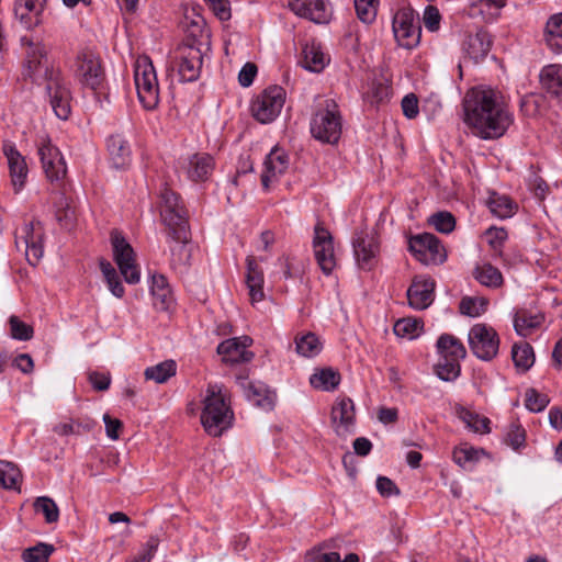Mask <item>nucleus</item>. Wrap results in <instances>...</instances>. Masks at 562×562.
<instances>
[{
  "label": "nucleus",
  "mask_w": 562,
  "mask_h": 562,
  "mask_svg": "<svg viewBox=\"0 0 562 562\" xmlns=\"http://www.w3.org/2000/svg\"><path fill=\"white\" fill-rule=\"evenodd\" d=\"M463 108L464 122L474 135L483 139L503 136L513 123L512 114L497 100L493 90H476L468 93Z\"/></svg>",
  "instance_id": "nucleus-1"
},
{
  "label": "nucleus",
  "mask_w": 562,
  "mask_h": 562,
  "mask_svg": "<svg viewBox=\"0 0 562 562\" xmlns=\"http://www.w3.org/2000/svg\"><path fill=\"white\" fill-rule=\"evenodd\" d=\"M203 404L201 424L204 430L213 437L222 436L232 426L234 419V413L222 387L209 385Z\"/></svg>",
  "instance_id": "nucleus-2"
},
{
  "label": "nucleus",
  "mask_w": 562,
  "mask_h": 562,
  "mask_svg": "<svg viewBox=\"0 0 562 562\" xmlns=\"http://www.w3.org/2000/svg\"><path fill=\"white\" fill-rule=\"evenodd\" d=\"M312 136L324 144L336 145L342 133V117L333 99L318 103L311 119Z\"/></svg>",
  "instance_id": "nucleus-3"
},
{
  "label": "nucleus",
  "mask_w": 562,
  "mask_h": 562,
  "mask_svg": "<svg viewBox=\"0 0 562 562\" xmlns=\"http://www.w3.org/2000/svg\"><path fill=\"white\" fill-rule=\"evenodd\" d=\"M160 216L167 227L168 236L184 240L188 234V212L181 204L180 196L170 189L161 192Z\"/></svg>",
  "instance_id": "nucleus-4"
},
{
  "label": "nucleus",
  "mask_w": 562,
  "mask_h": 562,
  "mask_svg": "<svg viewBox=\"0 0 562 562\" xmlns=\"http://www.w3.org/2000/svg\"><path fill=\"white\" fill-rule=\"evenodd\" d=\"M134 80L140 104L146 110H154L159 102V88L155 68L148 57L136 60Z\"/></svg>",
  "instance_id": "nucleus-5"
},
{
  "label": "nucleus",
  "mask_w": 562,
  "mask_h": 562,
  "mask_svg": "<svg viewBox=\"0 0 562 562\" xmlns=\"http://www.w3.org/2000/svg\"><path fill=\"white\" fill-rule=\"evenodd\" d=\"M468 341L473 355L483 361H490L498 353V334L486 324L473 325L469 331Z\"/></svg>",
  "instance_id": "nucleus-6"
},
{
  "label": "nucleus",
  "mask_w": 562,
  "mask_h": 562,
  "mask_svg": "<svg viewBox=\"0 0 562 562\" xmlns=\"http://www.w3.org/2000/svg\"><path fill=\"white\" fill-rule=\"evenodd\" d=\"M111 244L114 261L121 274L124 277V280L131 284L137 283L140 274L135 262V251L131 244L117 231L111 233Z\"/></svg>",
  "instance_id": "nucleus-7"
},
{
  "label": "nucleus",
  "mask_w": 562,
  "mask_h": 562,
  "mask_svg": "<svg viewBox=\"0 0 562 562\" xmlns=\"http://www.w3.org/2000/svg\"><path fill=\"white\" fill-rule=\"evenodd\" d=\"M393 32L400 46L412 49L419 44L422 27L412 9H402L393 18Z\"/></svg>",
  "instance_id": "nucleus-8"
},
{
  "label": "nucleus",
  "mask_w": 562,
  "mask_h": 562,
  "mask_svg": "<svg viewBox=\"0 0 562 562\" xmlns=\"http://www.w3.org/2000/svg\"><path fill=\"white\" fill-rule=\"evenodd\" d=\"M23 44L27 45L26 60L23 75L31 78L34 82L40 80L47 81L49 77L58 75V71L48 67L47 50L41 43H34L26 37L22 38Z\"/></svg>",
  "instance_id": "nucleus-9"
},
{
  "label": "nucleus",
  "mask_w": 562,
  "mask_h": 562,
  "mask_svg": "<svg viewBox=\"0 0 562 562\" xmlns=\"http://www.w3.org/2000/svg\"><path fill=\"white\" fill-rule=\"evenodd\" d=\"M285 92L279 86L267 88L251 103V113L260 123L273 121L284 104Z\"/></svg>",
  "instance_id": "nucleus-10"
},
{
  "label": "nucleus",
  "mask_w": 562,
  "mask_h": 562,
  "mask_svg": "<svg viewBox=\"0 0 562 562\" xmlns=\"http://www.w3.org/2000/svg\"><path fill=\"white\" fill-rule=\"evenodd\" d=\"M409 250L425 265H440L447 259V252L440 240L432 234L424 233L409 239Z\"/></svg>",
  "instance_id": "nucleus-11"
},
{
  "label": "nucleus",
  "mask_w": 562,
  "mask_h": 562,
  "mask_svg": "<svg viewBox=\"0 0 562 562\" xmlns=\"http://www.w3.org/2000/svg\"><path fill=\"white\" fill-rule=\"evenodd\" d=\"M76 66V76L82 86L97 90L103 85L105 80L104 69L100 57L94 53L81 52L77 56Z\"/></svg>",
  "instance_id": "nucleus-12"
},
{
  "label": "nucleus",
  "mask_w": 562,
  "mask_h": 562,
  "mask_svg": "<svg viewBox=\"0 0 562 562\" xmlns=\"http://www.w3.org/2000/svg\"><path fill=\"white\" fill-rule=\"evenodd\" d=\"M352 246L359 268L367 271L372 270L378 263L380 252L379 241L375 236L366 231L357 232Z\"/></svg>",
  "instance_id": "nucleus-13"
},
{
  "label": "nucleus",
  "mask_w": 562,
  "mask_h": 562,
  "mask_svg": "<svg viewBox=\"0 0 562 562\" xmlns=\"http://www.w3.org/2000/svg\"><path fill=\"white\" fill-rule=\"evenodd\" d=\"M178 75L183 82H193L199 79L203 63L201 48L193 44H182L178 48Z\"/></svg>",
  "instance_id": "nucleus-14"
},
{
  "label": "nucleus",
  "mask_w": 562,
  "mask_h": 562,
  "mask_svg": "<svg viewBox=\"0 0 562 562\" xmlns=\"http://www.w3.org/2000/svg\"><path fill=\"white\" fill-rule=\"evenodd\" d=\"M43 170L50 182H60L67 175V167L59 149L49 139L38 146Z\"/></svg>",
  "instance_id": "nucleus-15"
},
{
  "label": "nucleus",
  "mask_w": 562,
  "mask_h": 562,
  "mask_svg": "<svg viewBox=\"0 0 562 562\" xmlns=\"http://www.w3.org/2000/svg\"><path fill=\"white\" fill-rule=\"evenodd\" d=\"M289 8L297 16L316 24L328 23L333 15L328 0H289Z\"/></svg>",
  "instance_id": "nucleus-16"
},
{
  "label": "nucleus",
  "mask_w": 562,
  "mask_h": 562,
  "mask_svg": "<svg viewBox=\"0 0 562 562\" xmlns=\"http://www.w3.org/2000/svg\"><path fill=\"white\" fill-rule=\"evenodd\" d=\"M314 255L325 274L331 273L336 266L333 236L319 223L314 228Z\"/></svg>",
  "instance_id": "nucleus-17"
},
{
  "label": "nucleus",
  "mask_w": 562,
  "mask_h": 562,
  "mask_svg": "<svg viewBox=\"0 0 562 562\" xmlns=\"http://www.w3.org/2000/svg\"><path fill=\"white\" fill-rule=\"evenodd\" d=\"M330 420L337 436L347 437L353 434L356 413L352 400L348 397L337 400L331 407Z\"/></svg>",
  "instance_id": "nucleus-18"
},
{
  "label": "nucleus",
  "mask_w": 562,
  "mask_h": 562,
  "mask_svg": "<svg viewBox=\"0 0 562 562\" xmlns=\"http://www.w3.org/2000/svg\"><path fill=\"white\" fill-rule=\"evenodd\" d=\"M251 342L252 339L248 336L229 338L218 345L217 353L222 356V360L226 363L248 362L254 357V353L247 350Z\"/></svg>",
  "instance_id": "nucleus-19"
},
{
  "label": "nucleus",
  "mask_w": 562,
  "mask_h": 562,
  "mask_svg": "<svg viewBox=\"0 0 562 562\" xmlns=\"http://www.w3.org/2000/svg\"><path fill=\"white\" fill-rule=\"evenodd\" d=\"M46 90L49 95L50 105L57 117L61 120L68 119L70 114V92L63 82L60 75L49 77L46 81Z\"/></svg>",
  "instance_id": "nucleus-20"
},
{
  "label": "nucleus",
  "mask_w": 562,
  "mask_h": 562,
  "mask_svg": "<svg viewBox=\"0 0 562 562\" xmlns=\"http://www.w3.org/2000/svg\"><path fill=\"white\" fill-rule=\"evenodd\" d=\"M22 244L30 265L36 266L43 257V229L40 222H30L23 227Z\"/></svg>",
  "instance_id": "nucleus-21"
},
{
  "label": "nucleus",
  "mask_w": 562,
  "mask_h": 562,
  "mask_svg": "<svg viewBox=\"0 0 562 562\" xmlns=\"http://www.w3.org/2000/svg\"><path fill=\"white\" fill-rule=\"evenodd\" d=\"M435 281L429 278L415 277L407 290L409 305L415 310H425L434 301Z\"/></svg>",
  "instance_id": "nucleus-22"
},
{
  "label": "nucleus",
  "mask_w": 562,
  "mask_h": 562,
  "mask_svg": "<svg viewBox=\"0 0 562 562\" xmlns=\"http://www.w3.org/2000/svg\"><path fill=\"white\" fill-rule=\"evenodd\" d=\"M2 150L8 159L12 184L18 192L23 188L27 177L26 162L12 142L4 140Z\"/></svg>",
  "instance_id": "nucleus-23"
},
{
  "label": "nucleus",
  "mask_w": 562,
  "mask_h": 562,
  "mask_svg": "<svg viewBox=\"0 0 562 562\" xmlns=\"http://www.w3.org/2000/svg\"><path fill=\"white\" fill-rule=\"evenodd\" d=\"M288 167V154L279 147L272 148L265 160V170L261 175L262 187L266 190L269 189L270 182L278 180V178L286 171Z\"/></svg>",
  "instance_id": "nucleus-24"
},
{
  "label": "nucleus",
  "mask_w": 562,
  "mask_h": 562,
  "mask_svg": "<svg viewBox=\"0 0 562 562\" xmlns=\"http://www.w3.org/2000/svg\"><path fill=\"white\" fill-rule=\"evenodd\" d=\"M46 0H15L14 14L27 29L41 23V15Z\"/></svg>",
  "instance_id": "nucleus-25"
},
{
  "label": "nucleus",
  "mask_w": 562,
  "mask_h": 562,
  "mask_svg": "<svg viewBox=\"0 0 562 562\" xmlns=\"http://www.w3.org/2000/svg\"><path fill=\"white\" fill-rule=\"evenodd\" d=\"M214 166V158L210 154H194L188 159L187 176L192 181H205L211 176Z\"/></svg>",
  "instance_id": "nucleus-26"
},
{
  "label": "nucleus",
  "mask_w": 562,
  "mask_h": 562,
  "mask_svg": "<svg viewBox=\"0 0 562 562\" xmlns=\"http://www.w3.org/2000/svg\"><path fill=\"white\" fill-rule=\"evenodd\" d=\"M247 273L246 284L249 291L251 304L261 302L265 299L263 292V272L257 263L256 259L251 256L247 257Z\"/></svg>",
  "instance_id": "nucleus-27"
},
{
  "label": "nucleus",
  "mask_w": 562,
  "mask_h": 562,
  "mask_svg": "<svg viewBox=\"0 0 562 562\" xmlns=\"http://www.w3.org/2000/svg\"><path fill=\"white\" fill-rule=\"evenodd\" d=\"M491 46V35L484 30H479L475 34H469L463 43L464 52L475 63L486 57Z\"/></svg>",
  "instance_id": "nucleus-28"
},
{
  "label": "nucleus",
  "mask_w": 562,
  "mask_h": 562,
  "mask_svg": "<svg viewBox=\"0 0 562 562\" xmlns=\"http://www.w3.org/2000/svg\"><path fill=\"white\" fill-rule=\"evenodd\" d=\"M505 7L504 0H477L468 9V15L472 19H481L483 22H493Z\"/></svg>",
  "instance_id": "nucleus-29"
},
{
  "label": "nucleus",
  "mask_w": 562,
  "mask_h": 562,
  "mask_svg": "<svg viewBox=\"0 0 562 562\" xmlns=\"http://www.w3.org/2000/svg\"><path fill=\"white\" fill-rule=\"evenodd\" d=\"M540 83L551 97L562 101V66L548 65L540 72Z\"/></svg>",
  "instance_id": "nucleus-30"
},
{
  "label": "nucleus",
  "mask_w": 562,
  "mask_h": 562,
  "mask_svg": "<svg viewBox=\"0 0 562 562\" xmlns=\"http://www.w3.org/2000/svg\"><path fill=\"white\" fill-rule=\"evenodd\" d=\"M150 291L154 306L159 311H168L173 299L167 279L162 274L151 277Z\"/></svg>",
  "instance_id": "nucleus-31"
},
{
  "label": "nucleus",
  "mask_w": 562,
  "mask_h": 562,
  "mask_svg": "<svg viewBox=\"0 0 562 562\" xmlns=\"http://www.w3.org/2000/svg\"><path fill=\"white\" fill-rule=\"evenodd\" d=\"M436 346L442 359L460 362L467 356L464 345L460 339L450 334H442L438 338Z\"/></svg>",
  "instance_id": "nucleus-32"
},
{
  "label": "nucleus",
  "mask_w": 562,
  "mask_h": 562,
  "mask_svg": "<svg viewBox=\"0 0 562 562\" xmlns=\"http://www.w3.org/2000/svg\"><path fill=\"white\" fill-rule=\"evenodd\" d=\"M302 55L303 67L312 72H321L329 61L316 42L306 43L302 48Z\"/></svg>",
  "instance_id": "nucleus-33"
},
{
  "label": "nucleus",
  "mask_w": 562,
  "mask_h": 562,
  "mask_svg": "<svg viewBox=\"0 0 562 562\" xmlns=\"http://www.w3.org/2000/svg\"><path fill=\"white\" fill-rule=\"evenodd\" d=\"M543 321V315L532 314L530 311L521 308L515 314L514 328L519 336L526 337L532 329L538 328Z\"/></svg>",
  "instance_id": "nucleus-34"
},
{
  "label": "nucleus",
  "mask_w": 562,
  "mask_h": 562,
  "mask_svg": "<svg viewBox=\"0 0 562 562\" xmlns=\"http://www.w3.org/2000/svg\"><path fill=\"white\" fill-rule=\"evenodd\" d=\"M108 148L115 168H123L128 164L131 149L121 135H112L108 140Z\"/></svg>",
  "instance_id": "nucleus-35"
},
{
  "label": "nucleus",
  "mask_w": 562,
  "mask_h": 562,
  "mask_svg": "<svg viewBox=\"0 0 562 562\" xmlns=\"http://www.w3.org/2000/svg\"><path fill=\"white\" fill-rule=\"evenodd\" d=\"M544 41L552 52H562V13L554 14L548 20Z\"/></svg>",
  "instance_id": "nucleus-36"
},
{
  "label": "nucleus",
  "mask_w": 562,
  "mask_h": 562,
  "mask_svg": "<svg viewBox=\"0 0 562 562\" xmlns=\"http://www.w3.org/2000/svg\"><path fill=\"white\" fill-rule=\"evenodd\" d=\"M168 238L169 241L173 243V245H170L171 266L175 268L186 266L191 257V251L188 246L191 239L190 226L188 227V234L184 240L178 239L175 236H168Z\"/></svg>",
  "instance_id": "nucleus-37"
},
{
  "label": "nucleus",
  "mask_w": 562,
  "mask_h": 562,
  "mask_svg": "<svg viewBox=\"0 0 562 562\" xmlns=\"http://www.w3.org/2000/svg\"><path fill=\"white\" fill-rule=\"evenodd\" d=\"M490 211L499 218H508L514 215L516 204L507 195L492 192L486 202Z\"/></svg>",
  "instance_id": "nucleus-38"
},
{
  "label": "nucleus",
  "mask_w": 562,
  "mask_h": 562,
  "mask_svg": "<svg viewBox=\"0 0 562 562\" xmlns=\"http://www.w3.org/2000/svg\"><path fill=\"white\" fill-rule=\"evenodd\" d=\"M473 277L482 285L488 288H499L504 282L502 272L490 262L477 266L473 271Z\"/></svg>",
  "instance_id": "nucleus-39"
},
{
  "label": "nucleus",
  "mask_w": 562,
  "mask_h": 562,
  "mask_svg": "<svg viewBox=\"0 0 562 562\" xmlns=\"http://www.w3.org/2000/svg\"><path fill=\"white\" fill-rule=\"evenodd\" d=\"M512 359L517 370L527 372L535 362L532 347L528 342L515 344L512 349Z\"/></svg>",
  "instance_id": "nucleus-40"
},
{
  "label": "nucleus",
  "mask_w": 562,
  "mask_h": 562,
  "mask_svg": "<svg viewBox=\"0 0 562 562\" xmlns=\"http://www.w3.org/2000/svg\"><path fill=\"white\" fill-rule=\"evenodd\" d=\"M22 473L20 469L11 462L0 460V484L3 488L20 492Z\"/></svg>",
  "instance_id": "nucleus-41"
},
{
  "label": "nucleus",
  "mask_w": 562,
  "mask_h": 562,
  "mask_svg": "<svg viewBox=\"0 0 562 562\" xmlns=\"http://www.w3.org/2000/svg\"><path fill=\"white\" fill-rule=\"evenodd\" d=\"M177 363L173 360H166L156 366L148 367L145 372L146 380H153L156 383H165L171 376L176 375Z\"/></svg>",
  "instance_id": "nucleus-42"
},
{
  "label": "nucleus",
  "mask_w": 562,
  "mask_h": 562,
  "mask_svg": "<svg viewBox=\"0 0 562 562\" xmlns=\"http://www.w3.org/2000/svg\"><path fill=\"white\" fill-rule=\"evenodd\" d=\"M310 382L315 389L331 391L338 386L340 374L331 368H325L314 373Z\"/></svg>",
  "instance_id": "nucleus-43"
},
{
  "label": "nucleus",
  "mask_w": 562,
  "mask_h": 562,
  "mask_svg": "<svg viewBox=\"0 0 562 562\" xmlns=\"http://www.w3.org/2000/svg\"><path fill=\"white\" fill-rule=\"evenodd\" d=\"M296 351L299 355L312 358L317 356L322 350V344L314 333H306L295 338Z\"/></svg>",
  "instance_id": "nucleus-44"
},
{
  "label": "nucleus",
  "mask_w": 562,
  "mask_h": 562,
  "mask_svg": "<svg viewBox=\"0 0 562 562\" xmlns=\"http://www.w3.org/2000/svg\"><path fill=\"white\" fill-rule=\"evenodd\" d=\"M57 222L65 228H71L76 215L75 209L71 205V201L69 198L65 195H60L56 202V213H55Z\"/></svg>",
  "instance_id": "nucleus-45"
},
{
  "label": "nucleus",
  "mask_w": 562,
  "mask_h": 562,
  "mask_svg": "<svg viewBox=\"0 0 562 562\" xmlns=\"http://www.w3.org/2000/svg\"><path fill=\"white\" fill-rule=\"evenodd\" d=\"M34 510L45 517L47 524L57 522L59 519V509L54 499L48 496H40L33 503Z\"/></svg>",
  "instance_id": "nucleus-46"
},
{
  "label": "nucleus",
  "mask_w": 562,
  "mask_h": 562,
  "mask_svg": "<svg viewBox=\"0 0 562 562\" xmlns=\"http://www.w3.org/2000/svg\"><path fill=\"white\" fill-rule=\"evenodd\" d=\"M459 417L467 424L469 428L475 432L487 434L490 432V419L482 417L464 407L458 409Z\"/></svg>",
  "instance_id": "nucleus-47"
},
{
  "label": "nucleus",
  "mask_w": 562,
  "mask_h": 562,
  "mask_svg": "<svg viewBox=\"0 0 562 562\" xmlns=\"http://www.w3.org/2000/svg\"><path fill=\"white\" fill-rule=\"evenodd\" d=\"M423 328V322L416 318L398 319L393 327V331L398 337H408L413 339Z\"/></svg>",
  "instance_id": "nucleus-48"
},
{
  "label": "nucleus",
  "mask_w": 562,
  "mask_h": 562,
  "mask_svg": "<svg viewBox=\"0 0 562 562\" xmlns=\"http://www.w3.org/2000/svg\"><path fill=\"white\" fill-rule=\"evenodd\" d=\"M357 16L363 23H372L378 13L379 0H353Z\"/></svg>",
  "instance_id": "nucleus-49"
},
{
  "label": "nucleus",
  "mask_w": 562,
  "mask_h": 562,
  "mask_svg": "<svg viewBox=\"0 0 562 562\" xmlns=\"http://www.w3.org/2000/svg\"><path fill=\"white\" fill-rule=\"evenodd\" d=\"M437 376L446 382L454 381L461 373L460 362L448 359H441L435 366Z\"/></svg>",
  "instance_id": "nucleus-50"
},
{
  "label": "nucleus",
  "mask_w": 562,
  "mask_h": 562,
  "mask_svg": "<svg viewBox=\"0 0 562 562\" xmlns=\"http://www.w3.org/2000/svg\"><path fill=\"white\" fill-rule=\"evenodd\" d=\"M53 551L54 547L52 544L40 542L36 546L24 550L22 558L24 562H47Z\"/></svg>",
  "instance_id": "nucleus-51"
},
{
  "label": "nucleus",
  "mask_w": 562,
  "mask_h": 562,
  "mask_svg": "<svg viewBox=\"0 0 562 562\" xmlns=\"http://www.w3.org/2000/svg\"><path fill=\"white\" fill-rule=\"evenodd\" d=\"M487 300L481 297L465 296L460 302V313L467 316L476 317L485 312L487 307Z\"/></svg>",
  "instance_id": "nucleus-52"
},
{
  "label": "nucleus",
  "mask_w": 562,
  "mask_h": 562,
  "mask_svg": "<svg viewBox=\"0 0 562 562\" xmlns=\"http://www.w3.org/2000/svg\"><path fill=\"white\" fill-rule=\"evenodd\" d=\"M452 459L459 467L469 470L479 460V451L467 446L456 448L452 452Z\"/></svg>",
  "instance_id": "nucleus-53"
},
{
  "label": "nucleus",
  "mask_w": 562,
  "mask_h": 562,
  "mask_svg": "<svg viewBox=\"0 0 562 562\" xmlns=\"http://www.w3.org/2000/svg\"><path fill=\"white\" fill-rule=\"evenodd\" d=\"M10 334L13 339L27 341L34 335L33 327L22 322L18 316L12 315L9 318Z\"/></svg>",
  "instance_id": "nucleus-54"
},
{
  "label": "nucleus",
  "mask_w": 562,
  "mask_h": 562,
  "mask_svg": "<svg viewBox=\"0 0 562 562\" xmlns=\"http://www.w3.org/2000/svg\"><path fill=\"white\" fill-rule=\"evenodd\" d=\"M246 394L247 397L259 407L272 408L273 406L272 396L262 386H256L252 383H248Z\"/></svg>",
  "instance_id": "nucleus-55"
},
{
  "label": "nucleus",
  "mask_w": 562,
  "mask_h": 562,
  "mask_svg": "<svg viewBox=\"0 0 562 562\" xmlns=\"http://www.w3.org/2000/svg\"><path fill=\"white\" fill-rule=\"evenodd\" d=\"M429 223L436 228V231L449 234L456 227V218L454 216L447 211H441L432 214L429 217Z\"/></svg>",
  "instance_id": "nucleus-56"
},
{
  "label": "nucleus",
  "mask_w": 562,
  "mask_h": 562,
  "mask_svg": "<svg viewBox=\"0 0 562 562\" xmlns=\"http://www.w3.org/2000/svg\"><path fill=\"white\" fill-rule=\"evenodd\" d=\"M526 407L535 413L543 411L549 404V397L535 389L526 391Z\"/></svg>",
  "instance_id": "nucleus-57"
},
{
  "label": "nucleus",
  "mask_w": 562,
  "mask_h": 562,
  "mask_svg": "<svg viewBox=\"0 0 562 562\" xmlns=\"http://www.w3.org/2000/svg\"><path fill=\"white\" fill-rule=\"evenodd\" d=\"M526 432L525 429L518 424H510L506 432L505 442L513 449L518 450L525 445Z\"/></svg>",
  "instance_id": "nucleus-58"
},
{
  "label": "nucleus",
  "mask_w": 562,
  "mask_h": 562,
  "mask_svg": "<svg viewBox=\"0 0 562 562\" xmlns=\"http://www.w3.org/2000/svg\"><path fill=\"white\" fill-rule=\"evenodd\" d=\"M158 544V537L151 536L139 554L133 558L130 562H150L157 551Z\"/></svg>",
  "instance_id": "nucleus-59"
},
{
  "label": "nucleus",
  "mask_w": 562,
  "mask_h": 562,
  "mask_svg": "<svg viewBox=\"0 0 562 562\" xmlns=\"http://www.w3.org/2000/svg\"><path fill=\"white\" fill-rule=\"evenodd\" d=\"M485 236L494 251H499L501 246L507 238V232L502 227H490L486 229Z\"/></svg>",
  "instance_id": "nucleus-60"
},
{
  "label": "nucleus",
  "mask_w": 562,
  "mask_h": 562,
  "mask_svg": "<svg viewBox=\"0 0 562 562\" xmlns=\"http://www.w3.org/2000/svg\"><path fill=\"white\" fill-rule=\"evenodd\" d=\"M441 15L434 5H427L424 11L423 21L427 30L434 32L439 29Z\"/></svg>",
  "instance_id": "nucleus-61"
},
{
  "label": "nucleus",
  "mask_w": 562,
  "mask_h": 562,
  "mask_svg": "<svg viewBox=\"0 0 562 562\" xmlns=\"http://www.w3.org/2000/svg\"><path fill=\"white\" fill-rule=\"evenodd\" d=\"M376 490L383 497L397 496L401 493L396 484L386 476L376 479Z\"/></svg>",
  "instance_id": "nucleus-62"
},
{
  "label": "nucleus",
  "mask_w": 562,
  "mask_h": 562,
  "mask_svg": "<svg viewBox=\"0 0 562 562\" xmlns=\"http://www.w3.org/2000/svg\"><path fill=\"white\" fill-rule=\"evenodd\" d=\"M403 114L412 120L418 115V98L414 93L406 94L401 102Z\"/></svg>",
  "instance_id": "nucleus-63"
},
{
  "label": "nucleus",
  "mask_w": 562,
  "mask_h": 562,
  "mask_svg": "<svg viewBox=\"0 0 562 562\" xmlns=\"http://www.w3.org/2000/svg\"><path fill=\"white\" fill-rule=\"evenodd\" d=\"M257 66L254 63H246L238 74V81L243 87H249L257 75Z\"/></svg>",
  "instance_id": "nucleus-64"
}]
</instances>
